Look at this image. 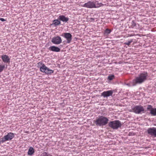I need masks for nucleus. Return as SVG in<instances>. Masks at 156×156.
Returning <instances> with one entry per match:
<instances>
[{
  "instance_id": "nucleus-1",
  "label": "nucleus",
  "mask_w": 156,
  "mask_h": 156,
  "mask_svg": "<svg viewBox=\"0 0 156 156\" xmlns=\"http://www.w3.org/2000/svg\"><path fill=\"white\" fill-rule=\"evenodd\" d=\"M148 76V74L147 72H144L140 73L133 80V84L135 85L136 84L143 83L147 80Z\"/></svg>"
},
{
  "instance_id": "nucleus-2",
  "label": "nucleus",
  "mask_w": 156,
  "mask_h": 156,
  "mask_svg": "<svg viewBox=\"0 0 156 156\" xmlns=\"http://www.w3.org/2000/svg\"><path fill=\"white\" fill-rule=\"evenodd\" d=\"M104 5L101 3H99L98 1H94L93 2L89 1L87 3H85L83 7L88 8H98L103 6Z\"/></svg>"
},
{
  "instance_id": "nucleus-3",
  "label": "nucleus",
  "mask_w": 156,
  "mask_h": 156,
  "mask_svg": "<svg viewBox=\"0 0 156 156\" xmlns=\"http://www.w3.org/2000/svg\"><path fill=\"white\" fill-rule=\"evenodd\" d=\"M108 119L106 117L101 116L96 119L95 123L97 126H101L106 125L108 122Z\"/></svg>"
},
{
  "instance_id": "nucleus-4",
  "label": "nucleus",
  "mask_w": 156,
  "mask_h": 156,
  "mask_svg": "<svg viewBox=\"0 0 156 156\" xmlns=\"http://www.w3.org/2000/svg\"><path fill=\"white\" fill-rule=\"evenodd\" d=\"M121 125L120 122L117 120L110 122L108 124L109 126L114 129H116L120 127Z\"/></svg>"
},
{
  "instance_id": "nucleus-5",
  "label": "nucleus",
  "mask_w": 156,
  "mask_h": 156,
  "mask_svg": "<svg viewBox=\"0 0 156 156\" xmlns=\"http://www.w3.org/2000/svg\"><path fill=\"white\" fill-rule=\"evenodd\" d=\"M40 71L41 72L47 75H51L54 72V70L49 69L44 64H43L42 66L40 67Z\"/></svg>"
},
{
  "instance_id": "nucleus-6",
  "label": "nucleus",
  "mask_w": 156,
  "mask_h": 156,
  "mask_svg": "<svg viewBox=\"0 0 156 156\" xmlns=\"http://www.w3.org/2000/svg\"><path fill=\"white\" fill-rule=\"evenodd\" d=\"M14 136V134L13 133L11 132L8 133L7 135L4 136V137L2 138L0 143H3L6 141L11 140L13 139Z\"/></svg>"
},
{
  "instance_id": "nucleus-7",
  "label": "nucleus",
  "mask_w": 156,
  "mask_h": 156,
  "mask_svg": "<svg viewBox=\"0 0 156 156\" xmlns=\"http://www.w3.org/2000/svg\"><path fill=\"white\" fill-rule=\"evenodd\" d=\"M132 109L133 112L137 114H141L144 111L143 107L141 105L135 106L132 108Z\"/></svg>"
},
{
  "instance_id": "nucleus-8",
  "label": "nucleus",
  "mask_w": 156,
  "mask_h": 156,
  "mask_svg": "<svg viewBox=\"0 0 156 156\" xmlns=\"http://www.w3.org/2000/svg\"><path fill=\"white\" fill-rule=\"evenodd\" d=\"M62 36H63L66 39L67 43H69L72 39V35L69 33H62Z\"/></svg>"
},
{
  "instance_id": "nucleus-9",
  "label": "nucleus",
  "mask_w": 156,
  "mask_h": 156,
  "mask_svg": "<svg viewBox=\"0 0 156 156\" xmlns=\"http://www.w3.org/2000/svg\"><path fill=\"white\" fill-rule=\"evenodd\" d=\"M148 133L152 136L156 137V128L155 127L150 128L147 130Z\"/></svg>"
},
{
  "instance_id": "nucleus-10",
  "label": "nucleus",
  "mask_w": 156,
  "mask_h": 156,
  "mask_svg": "<svg viewBox=\"0 0 156 156\" xmlns=\"http://www.w3.org/2000/svg\"><path fill=\"white\" fill-rule=\"evenodd\" d=\"M52 42L54 44H58L62 42L61 38L58 36L53 37Z\"/></svg>"
},
{
  "instance_id": "nucleus-11",
  "label": "nucleus",
  "mask_w": 156,
  "mask_h": 156,
  "mask_svg": "<svg viewBox=\"0 0 156 156\" xmlns=\"http://www.w3.org/2000/svg\"><path fill=\"white\" fill-rule=\"evenodd\" d=\"M147 109L150 111V113L152 115H156V108H153L151 105H149L147 106Z\"/></svg>"
},
{
  "instance_id": "nucleus-12",
  "label": "nucleus",
  "mask_w": 156,
  "mask_h": 156,
  "mask_svg": "<svg viewBox=\"0 0 156 156\" xmlns=\"http://www.w3.org/2000/svg\"><path fill=\"white\" fill-rule=\"evenodd\" d=\"M113 92L112 90H110L102 92L101 95L104 97H108L112 95Z\"/></svg>"
},
{
  "instance_id": "nucleus-13",
  "label": "nucleus",
  "mask_w": 156,
  "mask_h": 156,
  "mask_svg": "<svg viewBox=\"0 0 156 156\" xmlns=\"http://www.w3.org/2000/svg\"><path fill=\"white\" fill-rule=\"evenodd\" d=\"M1 58L3 61L5 63H8L10 62V58L9 56L7 55H2L1 56Z\"/></svg>"
},
{
  "instance_id": "nucleus-14",
  "label": "nucleus",
  "mask_w": 156,
  "mask_h": 156,
  "mask_svg": "<svg viewBox=\"0 0 156 156\" xmlns=\"http://www.w3.org/2000/svg\"><path fill=\"white\" fill-rule=\"evenodd\" d=\"M49 49L50 51L56 52H59L60 50V49L59 48L54 46H50L49 48Z\"/></svg>"
},
{
  "instance_id": "nucleus-15",
  "label": "nucleus",
  "mask_w": 156,
  "mask_h": 156,
  "mask_svg": "<svg viewBox=\"0 0 156 156\" xmlns=\"http://www.w3.org/2000/svg\"><path fill=\"white\" fill-rule=\"evenodd\" d=\"M58 19L63 22H66L69 20V18L66 17L64 16L61 15L58 17Z\"/></svg>"
},
{
  "instance_id": "nucleus-16",
  "label": "nucleus",
  "mask_w": 156,
  "mask_h": 156,
  "mask_svg": "<svg viewBox=\"0 0 156 156\" xmlns=\"http://www.w3.org/2000/svg\"><path fill=\"white\" fill-rule=\"evenodd\" d=\"M34 152V150L32 147H30L28 151V154L30 155H32Z\"/></svg>"
},
{
  "instance_id": "nucleus-17",
  "label": "nucleus",
  "mask_w": 156,
  "mask_h": 156,
  "mask_svg": "<svg viewBox=\"0 0 156 156\" xmlns=\"http://www.w3.org/2000/svg\"><path fill=\"white\" fill-rule=\"evenodd\" d=\"M61 23L60 21L58 20H55L53 21V24L55 26H57L60 24Z\"/></svg>"
},
{
  "instance_id": "nucleus-18",
  "label": "nucleus",
  "mask_w": 156,
  "mask_h": 156,
  "mask_svg": "<svg viewBox=\"0 0 156 156\" xmlns=\"http://www.w3.org/2000/svg\"><path fill=\"white\" fill-rule=\"evenodd\" d=\"M111 31H112L110 29H106L105 31L104 34H105L108 35L111 32Z\"/></svg>"
},
{
  "instance_id": "nucleus-19",
  "label": "nucleus",
  "mask_w": 156,
  "mask_h": 156,
  "mask_svg": "<svg viewBox=\"0 0 156 156\" xmlns=\"http://www.w3.org/2000/svg\"><path fill=\"white\" fill-rule=\"evenodd\" d=\"M115 78V76L114 75H109L108 77V79L110 80H112Z\"/></svg>"
},
{
  "instance_id": "nucleus-20",
  "label": "nucleus",
  "mask_w": 156,
  "mask_h": 156,
  "mask_svg": "<svg viewBox=\"0 0 156 156\" xmlns=\"http://www.w3.org/2000/svg\"><path fill=\"white\" fill-rule=\"evenodd\" d=\"M5 68V66L4 65H0V73L2 72Z\"/></svg>"
},
{
  "instance_id": "nucleus-21",
  "label": "nucleus",
  "mask_w": 156,
  "mask_h": 156,
  "mask_svg": "<svg viewBox=\"0 0 156 156\" xmlns=\"http://www.w3.org/2000/svg\"><path fill=\"white\" fill-rule=\"evenodd\" d=\"M133 41V40L132 39L131 40H130L128 41V42H125L124 43V44H126V45L129 46L130 44Z\"/></svg>"
},
{
  "instance_id": "nucleus-22",
  "label": "nucleus",
  "mask_w": 156,
  "mask_h": 156,
  "mask_svg": "<svg viewBox=\"0 0 156 156\" xmlns=\"http://www.w3.org/2000/svg\"><path fill=\"white\" fill-rule=\"evenodd\" d=\"M43 156H52L50 154H48L46 152H44L43 154Z\"/></svg>"
},
{
  "instance_id": "nucleus-23",
  "label": "nucleus",
  "mask_w": 156,
  "mask_h": 156,
  "mask_svg": "<svg viewBox=\"0 0 156 156\" xmlns=\"http://www.w3.org/2000/svg\"><path fill=\"white\" fill-rule=\"evenodd\" d=\"M136 23H135V22L134 21H133L132 22V25H131L132 27H135L136 26Z\"/></svg>"
},
{
  "instance_id": "nucleus-24",
  "label": "nucleus",
  "mask_w": 156,
  "mask_h": 156,
  "mask_svg": "<svg viewBox=\"0 0 156 156\" xmlns=\"http://www.w3.org/2000/svg\"><path fill=\"white\" fill-rule=\"evenodd\" d=\"M38 65H41V66H42L43 65V64H43L41 62H39L38 63Z\"/></svg>"
},
{
  "instance_id": "nucleus-25",
  "label": "nucleus",
  "mask_w": 156,
  "mask_h": 156,
  "mask_svg": "<svg viewBox=\"0 0 156 156\" xmlns=\"http://www.w3.org/2000/svg\"><path fill=\"white\" fill-rule=\"evenodd\" d=\"M0 20L2 21H5V20L4 18H0Z\"/></svg>"
}]
</instances>
